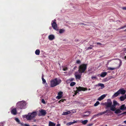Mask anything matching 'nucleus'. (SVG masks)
I'll return each instance as SVG.
<instances>
[{"instance_id":"26","label":"nucleus","mask_w":126,"mask_h":126,"mask_svg":"<svg viewBox=\"0 0 126 126\" xmlns=\"http://www.w3.org/2000/svg\"><path fill=\"white\" fill-rule=\"evenodd\" d=\"M76 83L75 82H71L70 84V86H73L75 85L76 84Z\"/></svg>"},{"instance_id":"60","label":"nucleus","mask_w":126,"mask_h":126,"mask_svg":"<svg viewBox=\"0 0 126 126\" xmlns=\"http://www.w3.org/2000/svg\"><path fill=\"white\" fill-rule=\"evenodd\" d=\"M124 59H126V56H125L124 57Z\"/></svg>"},{"instance_id":"58","label":"nucleus","mask_w":126,"mask_h":126,"mask_svg":"<svg viewBox=\"0 0 126 126\" xmlns=\"http://www.w3.org/2000/svg\"><path fill=\"white\" fill-rule=\"evenodd\" d=\"M80 24H83L84 25H86V24H83V23H81Z\"/></svg>"},{"instance_id":"38","label":"nucleus","mask_w":126,"mask_h":126,"mask_svg":"<svg viewBox=\"0 0 126 126\" xmlns=\"http://www.w3.org/2000/svg\"><path fill=\"white\" fill-rule=\"evenodd\" d=\"M104 80H105V81H108V80H109V77H107L106 78H105V79H104Z\"/></svg>"},{"instance_id":"35","label":"nucleus","mask_w":126,"mask_h":126,"mask_svg":"<svg viewBox=\"0 0 126 126\" xmlns=\"http://www.w3.org/2000/svg\"><path fill=\"white\" fill-rule=\"evenodd\" d=\"M15 120L18 123L20 122V120L18 118H15Z\"/></svg>"},{"instance_id":"53","label":"nucleus","mask_w":126,"mask_h":126,"mask_svg":"<svg viewBox=\"0 0 126 126\" xmlns=\"http://www.w3.org/2000/svg\"><path fill=\"white\" fill-rule=\"evenodd\" d=\"M123 9L126 10V7H123L122 8Z\"/></svg>"},{"instance_id":"56","label":"nucleus","mask_w":126,"mask_h":126,"mask_svg":"<svg viewBox=\"0 0 126 126\" xmlns=\"http://www.w3.org/2000/svg\"><path fill=\"white\" fill-rule=\"evenodd\" d=\"M57 126H60V124H58L57 125Z\"/></svg>"},{"instance_id":"64","label":"nucleus","mask_w":126,"mask_h":126,"mask_svg":"<svg viewBox=\"0 0 126 126\" xmlns=\"http://www.w3.org/2000/svg\"><path fill=\"white\" fill-rule=\"evenodd\" d=\"M125 98L126 99V94L125 95Z\"/></svg>"},{"instance_id":"28","label":"nucleus","mask_w":126,"mask_h":126,"mask_svg":"<svg viewBox=\"0 0 126 126\" xmlns=\"http://www.w3.org/2000/svg\"><path fill=\"white\" fill-rule=\"evenodd\" d=\"M65 32V30L63 29H60L59 31V33H63Z\"/></svg>"},{"instance_id":"45","label":"nucleus","mask_w":126,"mask_h":126,"mask_svg":"<svg viewBox=\"0 0 126 126\" xmlns=\"http://www.w3.org/2000/svg\"><path fill=\"white\" fill-rule=\"evenodd\" d=\"M126 27V25H124L123 26H122V27H121V29H123L125 28Z\"/></svg>"},{"instance_id":"10","label":"nucleus","mask_w":126,"mask_h":126,"mask_svg":"<svg viewBox=\"0 0 126 126\" xmlns=\"http://www.w3.org/2000/svg\"><path fill=\"white\" fill-rule=\"evenodd\" d=\"M118 91L120 94H124L126 92V90H124L123 89H120Z\"/></svg>"},{"instance_id":"46","label":"nucleus","mask_w":126,"mask_h":126,"mask_svg":"<svg viewBox=\"0 0 126 126\" xmlns=\"http://www.w3.org/2000/svg\"><path fill=\"white\" fill-rule=\"evenodd\" d=\"M126 27V25H124L123 26H122V27H121V29H123L125 28Z\"/></svg>"},{"instance_id":"22","label":"nucleus","mask_w":126,"mask_h":126,"mask_svg":"<svg viewBox=\"0 0 126 126\" xmlns=\"http://www.w3.org/2000/svg\"><path fill=\"white\" fill-rule=\"evenodd\" d=\"M40 51L39 49H37L35 51V54L37 55H39L40 53Z\"/></svg>"},{"instance_id":"61","label":"nucleus","mask_w":126,"mask_h":126,"mask_svg":"<svg viewBox=\"0 0 126 126\" xmlns=\"http://www.w3.org/2000/svg\"><path fill=\"white\" fill-rule=\"evenodd\" d=\"M124 122L126 124V120L124 121Z\"/></svg>"},{"instance_id":"42","label":"nucleus","mask_w":126,"mask_h":126,"mask_svg":"<svg viewBox=\"0 0 126 126\" xmlns=\"http://www.w3.org/2000/svg\"><path fill=\"white\" fill-rule=\"evenodd\" d=\"M109 80L112 79L114 78L112 76H110L108 77Z\"/></svg>"},{"instance_id":"1","label":"nucleus","mask_w":126,"mask_h":126,"mask_svg":"<svg viewBox=\"0 0 126 126\" xmlns=\"http://www.w3.org/2000/svg\"><path fill=\"white\" fill-rule=\"evenodd\" d=\"M37 114L36 111H35L32 112H30L27 115H25V117L27 120H32L36 121L35 119L37 115Z\"/></svg>"},{"instance_id":"49","label":"nucleus","mask_w":126,"mask_h":126,"mask_svg":"<svg viewBox=\"0 0 126 126\" xmlns=\"http://www.w3.org/2000/svg\"><path fill=\"white\" fill-rule=\"evenodd\" d=\"M96 44L97 45H101L102 44L101 43H96Z\"/></svg>"},{"instance_id":"12","label":"nucleus","mask_w":126,"mask_h":126,"mask_svg":"<svg viewBox=\"0 0 126 126\" xmlns=\"http://www.w3.org/2000/svg\"><path fill=\"white\" fill-rule=\"evenodd\" d=\"M11 113L14 115H16L17 113L16 109V108L13 109L11 111Z\"/></svg>"},{"instance_id":"63","label":"nucleus","mask_w":126,"mask_h":126,"mask_svg":"<svg viewBox=\"0 0 126 126\" xmlns=\"http://www.w3.org/2000/svg\"><path fill=\"white\" fill-rule=\"evenodd\" d=\"M1 126H3V125L2 124H1Z\"/></svg>"},{"instance_id":"17","label":"nucleus","mask_w":126,"mask_h":126,"mask_svg":"<svg viewBox=\"0 0 126 126\" xmlns=\"http://www.w3.org/2000/svg\"><path fill=\"white\" fill-rule=\"evenodd\" d=\"M77 122V121H74L73 122H69L67 123V126H70L72 124L76 123Z\"/></svg>"},{"instance_id":"19","label":"nucleus","mask_w":126,"mask_h":126,"mask_svg":"<svg viewBox=\"0 0 126 126\" xmlns=\"http://www.w3.org/2000/svg\"><path fill=\"white\" fill-rule=\"evenodd\" d=\"M125 105L123 104L120 106V110H125Z\"/></svg>"},{"instance_id":"29","label":"nucleus","mask_w":126,"mask_h":126,"mask_svg":"<svg viewBox=\"0 0 126 126\" xmlns=\"http://www.w3.org/2000/svg\"><path fill=\"white\" fill-rule=\"evenodd\" d=\"M75 80V79L74 78H71L67 80V81H72Z\"/></svg>"},{"instance_id":"57","label":"nucleus","mask_w":126,"mask_h":126,"mask_svg":"<svg viewBox=\"0 0 126 126\" xmlns=\"http://www.w3.org/2000/svg\"><path fill=\"white\" fill-rule=\"evenodd\" d=\"M121 29V27H120L118 29H117V30H120Z\"/></svg>"},{"instance_id":"13","label":"nucleus","mask_w":126,"mask_h":126,"mask_svg":"<svg viewBox=\"0 0 126 126\" xmlns=\"http://www.w3.org/2000/svg\"><path fill=\"white\" fill-rule=\"evenodd\" d=\"M106 96V95L105 94H103L99 97L98 100L99 101H101Z\"/></svg>"},{"instance_id":"18","label":"nucleus","mask_w":126,"mask_h":126,"mask_svg":"<svg viewBox=\"0 0 126 126\" xmlns=\"http://www.w3.org/2000/svg\"><path fill=\"white\" fill-rule=\"evenodd\" d=\"M49 126H55V124L51 121L49 122Z\"/></svg>"},{"instance_id":"25","label":"nucleus","mask_w":126,"mask_h":126,"mask_svg":"<svg viewBox=\"0 0 126 126\" xmlns=\"http://www.w3.org/2000/svg\"><path fill=\"white\" fill-rule=\"evenodd\" d=\"M120 100L122 101H123L126 99L125 96H121L120 98Z\"/></svg>"},{"instance_id":"24","label":"nucleus","mask_w":126,"mask_h":126,"mask_svg":"<svg viewBox=\"0 0 126 126\" xmlns=\"http://www.w3.org/2000/svg\"><path fill=\"white\" fill-rule=\"evenodd\" d=\"M115 113L116 114L119 113L121 112L120 109H118L115 110Z\"/></svg>"},{"instance_id":"62","label":"nucleus","mask_w":126,"mask_h":126,"mask_svg":"<svg viewBox=\"0 0 126 126\" xmlns=\"http://www.w3.org/2000/svg\"><path fill=\"white\" fill-rule=\"evenodd\" d=\"M124 51H126V48H124Z\"/></svg>"},{"instance_id":"52","label":"nucleus","mask_w":126,"mask_h":126,"mask_svg":"<svg viewBox=\"0 0 126 126\" xmlns=\"http://www.w3.org/2000/svg\"><path fill=\"white\" fill-rule=\"evenodd\" d=\"M24 126H30L28 124H24Z\"/></svg>"},{"instance_id":"4","label":"nucleus","mask_w":126,"mask_h":126,"mask_svg":"<svg viewBox=\"0 0 126 126\" xmlns=\"http://www.w3.org/2000/svg\"><path fill=\"white\" fill-rule=\"evenodd\" d=\"M16 105L19 108L24 109L26 108V103L25 102L23 101L19 102L17 103Z\"/></svg>"},{"instance_id":"50","label":"nucleus","mask_w":126,"mask_h":126,"mask_svg":"<svg viewBox=\"0 0 126 126\" xmlns=\"http://www.w3.org/2000/svg\"><path fill=\"white\" fill-rule=\"evenodd\" d=\"M126 114V111H125V112L122 113H121L120 115H122V114Z\"/></svg>"},{"instance_id":"39","label":"nucleus","mask_w":126,"mask_h":126,"mask_svg":"<svg viewBox=\"0 0 126 126\" xmlns=\"http://www.w3.org/2000/svg\"><path fill=\"white\" fill-rule=\"evenodd\" d=\"M103 114V112H100V113H98L97 115V116H100V115H101Z\"/></svg>"},{"instance_id":"11","label":"nucleus","mask_w":126,"mask_h":126,"mask_svg":"<svg viewBox=\"0 0 126 126\" xmlns=\"http://www.w3.org/2000/svg\"><path fill=\"white\" fill-rule=\"evenodd\" d=\"M81 74H77L76 73H75V78L76 79H80L81 78Z\"/></svg>"},{"instance_id":"51","label":"nucleus","mask_w":126,"mask_h":126,"mask_svg":"<svg viewBox=\"0 0 126 126\" xmlns=\"http://www.w3.org/2000/svg\"><path fill=\"white\" fill-rule=\"evenodd\" d=\"M93 125V124L91 123L90 124H88V126H92Z\"/></svg>"},{"instance_id":"33","label":"nucleus","mask_w":126,"mask_h":126,"mask_svg":"<svg viewBox=\"0 0 126 126\" xmlns=\"http://www.w3.org/2000/svg\"><path fill=\"white\" fill-rule=\"evenodd\" d=\"M117 101L115 100H114L113 101V105L116 106L117 105Z\"/></svg>"},{"instance_id":"43","label":"nucleus","mask_w":126,"mask_h":126,"mask_svg":"<svg viewBox=\"0 0 126 126\" xmlns=\"http://www.w3.org/2000/svg\"><path fill=\"white\" fill-rule=\"evenodd\" d=\"M96 78V76H92L91 77V78L92 79H95Z\"/></svg>"},{"instance_id":"6","label":"nucleus","mask_w":126,"mask_h":126,"mask_svg":"<svg viewBox=\"0 0 126 126\" xmlns=\"http://www.w3.org/2000/svg\"><path fill=\"white\" fill-rule=\"evenodd\" d=\"M112 102L110 99L107 100V102L105 103V105L107 108L110 107L112 105Z\"/></svg>"},{"instance_id":"20","label":"nucleus","mask_w":126,"mask_h":126,"mask_svg":"<svg viewBox=\"0 0 126 126\" xmlns=\"http://www.w3.org/2000/svg\"><path fill=\"white\" fill-rule=\"evenodd\" d=\"M119 94V93L118 92V91L114 94V95H113V96L114 97H116L118 96Z\"/></svg>"},{"instance_id":"54","label":"nucleus","mask_w":126,"mask_h":126,"mask_svg":"<svg viewBox=\"0 0 126 126\" xmlns=\"http://www.w3.org/2000/svg\"><path fill=\"white\" fill-rule=\"evenodd\" d=\"M78 93V92H75L74 93V94L75 95H76L77 94V93Z\"/></svg>"},{"instance_id":"14","label":"nucleus","mask_w":126,"mask_h":126,"mask_svg":"<svg viewBox=\"0 0 126 126\" xmlns=\"http://www.w3.org/2000/svg\"><path fill=\"white\" fill-rule=\"evenodd\" d=\"M116 106L112 105H111V106L110 107V110L112 111H115L116 110V108H115Z\"/></svg>"},{"instance_id":"3","label":"nucleus","mask_w":126,"mask_h":126,"mask_svg":"<svg viewBox=\"0 0 126 126\" xmlns=\"http://www.w3.org/2000/svg\"><path fill=\"white\" fill-rule=\"evenodd\" d=\"M87 68V64H81L79 67V69L78 71L79 73H84L86 69Z\"/></svg>"},{"instance_id":"2","label":"nucleus","mask_w":126,"mask_h":126,"mask_svg":"<svg viewBox=\"0 0 126 126\" xmlns=\"http://www.w3.org/2000/svg\"><path fill=\"white\" fill-rule=\"evenodd\" d=\"M61 82L60 79H58L57 78L50 81V86L51 87H53L56 86L59 84Z\"/></svg>"},{"instance_id":"21","label":"nucleus","mask_w":126,"mask_h":126,"mask_svg":"<svg viewBox=\"0 0 126 126\" xmlns=\"http://www.w3.org/2000/svg\"><path fill=\"white\" fill-rule=\"evenodd\" d=\"M84 113H86V114H84L83 115V117H87L90 114V112L89 111H87L85 112Z\"/></svg>"},{"instance_id":"59","label":"nucleus","mask_w":126,"mask_h":126,"mask_svg":"<svg viewBox=\"0 0 126 126\" xmlns=\"http://www.w3.org/2000/svg\"><path fill=\"white\" fill-rule=\"evenodd\" d=\"M120 65H121L122 64V62L121 61H120Z\"/></svg>"},{"instance_id":"47","label":"nucleus","mask_w":126,"mask_h":126,"mask_svg":"<svg viewBox=\"0 0 126 126\" xmlns=\"http://www.w3.org/2000/svg\"><path fill=\"white\" fill-rule=\"evenodd\" d=\"M108 111V110H107L105 111H104L103 112V114H104L107 113V112Z\"/></svg>"},{"instance_id":"55","label":"nucleus","mask_w":126,"mask_h":126,"mask_svg":"<svg viewBox=\"0 0 126 126\" xmlns=\"http://www.w3.org/2000/svg\"><path fill=\"white\" fill-rule=\"evenodd\" d=\"M44 75L43 74H42V78H44Z\"/></svg>"},{"instance_id":"9","label":"nucleus","mask_w":126,"mask_h":126,"mask_svg":"<svg viewBox=\"0 0 126 126\" xmlns=\"http://www.w3.org/2000/svg\"><path fill=\"white\" fill-rule=\"evenodd\" d=\"M63 93L62 92H60L58 93V96H56V98L60 99L63 96Z\"/></svg>"},{"instance_id":"7","label":"nucleus","mask_w":126,"mask_h":126,"mask_svg":"<svg viewBox=\"0 0 126 126\" xmlns=\"http://www.w3.org/2000/svg\"><path fill=\"white\" fill-rule=\"evenodd\" d=\"M39 113L38 114V116H44L47 113L46 110L43 109L41 110H39Z\"/></svg>"},{"instance_id":"40","label":"nucleus","mask_w":126,"mask_h":126,"mask_svg":"<svg viewBox=\"0 0 126 126\" xmlns=\"http://www.w3.org/2000/svg\"><path fill=\"white\" fill-rule=\"evenodd\" d=\"M19 124H20L21 126H24V124L23 123H21L20 122L18 123Z\"/></svg>"},{"instance_id":"32","label":"nucleus","mask_w":126,"mask_h":126,"mask_svg":"<svg viewBox=\"0 0 126 126\" xmlns=\"http://www.w3.org/2000/svg\"><path fill=\"white\" fill-rule=\"evenodd\" d=\"M88 122L87 120H85L82 122V123L83 124L85 125Z\"/></svg>"},{"instance_id":"34","label":"nucleus","mask_w":126,"mask_h":126,"mask_svg":"<svg viewBox=\"0 0 126 126\" xmlns=\"http://www.w3.org/2000/svg\"><path fill=\"white\" fill-rule=\"evenodd\" d=\"M99 104V102L98 101H97L96 103L94 104V106H97Z\"/></svg>"},{"instance_id":"15","label":"nucleus","mask_w":126,"mask_h":126,"mask_svg":"<svg viewBox=\"0 0 126 126\" xmlns=\"http://www.w3.org/2000/svg\"><path fill=\"white\" fill-rule=\"evenodd\" d=\"M107 74V73L105 72H102L100 75L101 77H104Z\"/></svg>"},{"instance_id":"41","label":"nucleus","mask_w":126,"mask_h":126,"mask_svg":"<svg viewBox=\"0 0 126 126\" xmlns=\"http://www.w3.org/2000/svg\"><path fill=\"white\" fill-rule=\"evenodd\" d=\"M81 63V62L79 60H77L76 63L78 64H79Z\"/></svg>"},{"instance_id":"8","label":"nucleus","mask_w":126,"mask_h":126,"mask_svg":"<svg viewBox=\"0 0 126 126\" xmlns=\"http://www.w3.org/2000/svg\"><path fill=\"white\" fill-rule=\"evenodd\" d=\"M76 88L77 89L76 92H78V93L79 91H85L87 90V88H86L82 87L80 86H79L78 87H77Z\"/></svg>"},{"instance_id":"48","label":"nucleus","mask_w":126,"mask_h":126,"mask_svg":"<svg viewBox=\"0 0 126 126\" xmlns=\"http://www.w3.org/2000/svg\"><path fill=\"white\" fill-rule=\"evenodd\" d=\"M67 68H63V70L64 71H66L67 70Z\"/></svg>"},{"instance_id":"37","label":"nucleus","mask_w":126,"mask_h":126,"mask_svg":"<svg viewBox=\"0 0 126 126\" xmlns=\"http://www.w3.org/2000/svg\"><path fill=\"white\" fill-rule=\"evenodd\" d=\"M65 100L64 99H62L61 100H60L59 101V103H61V102H63L64 100Z\"/></svg>"},{"instance_id":"27","label":"nucleus","mask_w":126,"mask_h":126,"mask_svg":"<svg viewBox=\"0 0 126 126\" xmlns=\"http://www.w3.org/2000/svg\"><path fill=\"white\" fill-rule=\"evenodd\" d=\"M116 68H111L110 67H108V70H114L116 69Z\"/></svg>"},{"instance_id":"31","label":"nucleus","mask_w":126,"mask_h":126,"mask_svg":"<svg viewBox=\"0 0 126 126\" xmlns=\"http://www.w3.org/2000/svg\"><path fill=\"white\" fill-rule=\"evenodd\" d=\"M94 47L93 45H91L90 46V47H89L87 48L86 49L87 50H89V49H92L93 47Z\"/></svg>"},{"instance_id":"36","label":"nucleus","mask_w":126,"mask_h":126,"mask_svg":"<svg viewBox=\"0 0 126 126\" xmlns=\"http://www.w3.org/2000/svg\"><path fill=\"white\" fill-rule=\"evenodd\" d=\"M42 79L43 81V84L45 83L46 82V80L44 78H42Z\"/></svg>"},{"instance_id":"5","label":"nucleus","mask_w":126,"mask_h":126,"mask_svg":"<svg viewBox=\"0 0 126 126\" xmlns=\"http://www.w3.org/2000/svg\"><path fill=\"white\" fill-rule=\"evenodd\" d=\"M51 24L52 27L54 30L56 31L58 30L57 25L56 23V20H54L52 21Z\"/></svg>"},{"instance_id":"23","label":"nucleus","mask_w":126,"mask_h":126,"mask_svg":"<svg viewBox=\"0 0 126 126\" xmlns=\"http://www.w3.org/2000/svg\"><path fill=\"white\" fill-rule=\"evenodd\" d=\"M70 113L71 112L70 111H68L66 112H63L62 114L63 115H67L70 114Z\"/></svg>"},{"instance_id":"16","label":"nucleus","mask_w":126,"mask_h":126,"mask_svg":"<svg viewBox=\"0 0 126 126\" xmlns=\"http://www.w3.org/2000/svg\"><path fill=\"white\" fill-rule=\"evenodd\" d=\"M48 39L50 40H52L54 38V36L53 35H50L48 36Z\"/></svg>"},{"instance_id":"44","label":"nucleus","mask_w":126,"mask_h":126,"mask_svg":"<svg viewBox=\"0 0 126 126\" xmlns=\"http://www.w3.org/2000/svg\"><path fill=\"white\" fill-rule=\"evenodd\" d=\"M42 102L43 103H45V102L44 99H42Z\"/></svg>"},{"instance_id":"30","label":"nucleus","mask_w":126,"mask_h":126,"mask_svg":"<svg viewBox=\"0 0 126 126\" xmlns=\"http://www.w3.org/2000/svg\"><path fill=\"white\" fill-rule=\"evenodd\" d=\"M98 85L99 86L102 87V88H104L105 87L104 84L102 83H99L98 84Z\"/></svg>"}]
</instances>
